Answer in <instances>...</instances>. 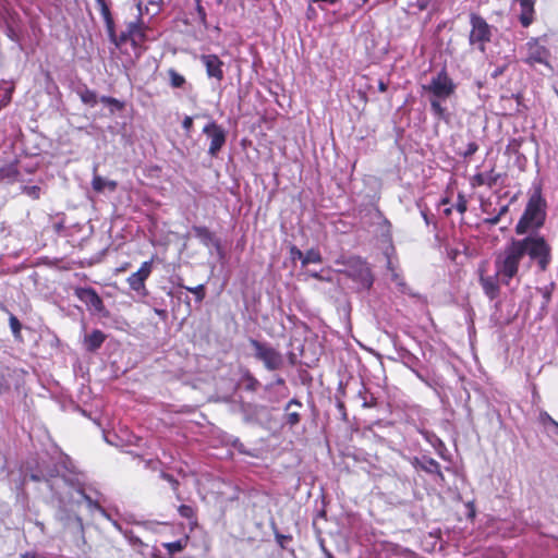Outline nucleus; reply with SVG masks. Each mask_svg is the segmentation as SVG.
<instances>
[{"label":"nucleus","mask_w":558,"mask_h":558,"mask_svg":"<svg viewBox=\"0 0 558 558\" xmlns=\"http://www.w3.org/2000/svg\"><path fill=\"white\" fill-rule=\"evenodd\" d=\"M558 428V426H556Z\"/></svg>","instance_id":"nucleus-64"},{"label":"nucleus","mask_w":558,"mask_h":558,"mask_svg":"<svg viewBox=\"0 0 558 558\" xmlns=\"http://www.w3.org/2000/svg\"><path fill=\"white\" fill-rule=\"evenodd\" d=\"M10 390V383L8 380L7 374L0 371V395Z\"/></svg>","instance_id":"nucleus-37"},{"label":"nucleus","mask_w":558,"mask_h":558,"mask_svg":"<svg viewBox=\"0 0 558 558\" xmlns=\"http://www.w3.org/2000/svg\"><path fill=\"white\" fill-rule=\"evenodd\" d=\"M19 175L16 163H9L0 168V183L11 184L17 180Z\"/></svg>","instance_id":"nucleus-18"},{"label":"nucleus","mask_w":558,"mask_h":558,"mask_svg":"<svg viewBox=\"0 0 558 558\" xmlns=\"http://www.w3.org/2000/svg\"><path fill=\"white\" fill-rule=\"evenodd\" d=\"M423 88L432 94V97L447 99L456 92V84L448 75L447 71L442 69L435 76L432 77L427 85Z\"/></svg>","instance_id":"nucleus-6"},{"label":"nucleus","mask_w":558,"mask_h":558,"mask_svg":"<svg viewBox=\"0 0 558 558\" xmlns=\"http://www.w3.org/2000/svg\"><path fill=\"white\" fill-rule=\"evenodd\" d=\"M118 183L112 180H107L98 174H94L92 180V187L97 193H102L105 190H109L110 192L116 191Z\"/></svg>","instance_id":"nucleus-19"},{"label":"nucleus","mask_w":558,"mask_h":558,"mask_svg":"<svg viewBox=\"0 0 558 558\" xmlns=\"http://www.w3.org/2000/svg\"><path fill=\"white\" fill-rule=\"evenodd\" d=\"M201 1L202 0H195V2H196V12H197V15H198L199 20L202 22H205L206 21V11L202 7Z\"/></svg>","instance_id":"nucleus-39"},{"label":"nucleus","mask_w":558,"mask_h":558,"mask_svg":"<svg viewBox=\"0 0 558 558\" xmlns=\"http://www.w3.org/2000/svg\"><path fill=\"white\" fill-rule=\"evenodd\" d=\"M182 126L185 131L190 132L193 126V119L192 117L186 116L182 121Z\"/></svg>","instance_id":"nucleus-42"},{"label":"nucleus","mask_w":558,"mask_h":558,"mask_svg":"<svg viewBox=\"0 0 558 558\" xmlns=\"http://www.w3.org/2000/svg\"><path fill=\"white\" fill-rule=\"evenodd\" d=\"M106 338V335L101 330L94 329L90 333L84 336V349L87 352H96L102 345Z\"/></svg>","instance_id":"nucleus-15"},{"label":"nucleus","mask_w":558,"mask_h":558,"mask_svg":"<svg viewBox=\"0 0 558 558\" xmlns=\"http://www.w3.org/2000/svg\"><path fill=\"white\" fill-rule=\"evenodd\" d=\"M544 296H545L546 301H548L550 295H549V293H548V292H546V293L544 294Z\"/></svg>","instance_id":"nucleus-61"},{"label":"nucleus","mask_w":558,"mask_h":558,"mask_svg":"<svg viewBox=\"0 0 558 558\" xmlns=\"http://www.w3.org/2000/svg\"><path fill=\"white\" fill-rule=\"evenodd\" d=\"M499 179L500 174L490 170L489 172L475 174L473 181L475 185H487L488 187H493L497 184Z\"/></svg>","instance_id":"nucleus-20"},{"label":"nucleus","mask_w":558,"mask_h":558,"mask_svg":"<svg viewBox=\"0 0 558 558\" xmlns=\"http://www.w3.org/2000/svg\"><path fill=\"white\" fill-rule=\"evenodd\" d=\"M163 546L168 549L169 554L172 555L182 551L185 547V542L179 539L175 542L166 543Z\"/></svg>","instance_id":"nucleus-32"},{"label":"nucleus","mask_w":558,"mask_h":558,"mask_svg":"<svg viewBox=\"0 0 558 558\" xmlns=\"http://www.w3.org/2000/svg\"><path fill=\"white\" fill-rule=\"evenodd\" d=\"M153 270V259L144 262L140 269L133 272L128 279L130 288L134 291H141L145 289V281L150 276Z\"/></svg>","instance_id":"nucleus-11"},{"label":"nucleus","mask_w":558,"mask_h":558,"mask_svg":"<svg viewBox=\"0 0 558 558\" xmlns=\"http://www.w3.org/2000/svg\"><path fill=\"white\" fill-rule=\"evenodd\" d=\"M387 268L389 270H391V279L392 281L396 282V284L400 288V291L401 292H405V289H407V284L405 282L403 281V279L395 271L393 267H392V262L391 259L388 257L387 258Z\"/></svg>","instance_id":"nucleus-28"},{"label":"nucleus","mask_w":558,"mask_h":558,"mask_svg":"<svg viewBox=\"0 0 558 558\" xmlns=\"http://www.w3.org/2000/svg\"><path fill=\"white\" fill-rule=\"evenodd\" d=\"M97 3L100 7V11H101V14H102V16L105 19V22L107 24L108 32H109L110 36H113V21L111 19V14H110L109 8L106 4L105 0H97Z\"/></svg>","instance_id":"nucleus-24"},{"label":"nucleus","mask_w":558,"mask_h":558,"mask_svg":"<svg viewBox=\"0 0 558 558\" xmlns=\"http://www.w3.org/2000/svg\"><path fill=\"white\" fill-rule=\"evenodd\" d=\"M203 133L210 140L208 154L211 157H217L218 153L226 144L227 131L215 121H210L204 126Z\"/></svg>","instance_id":"nucleus-8"},{"label":"nucleus","mask_w":558,"mask_h":558,"mask_svg":"<svg viewBox=\"0 0 558 558\" xmlns=\"http://www.w3.org/2000/svg\"><path fill=\"white\" fill-rule=\"evenodd\" d=\"M129 40H131V36H130V35H128V33H126L125 31H124V32H122V33L120 34V37H119V43H120V44H123V43H126V41H129Z\"/></svg>","instance_id":"nucleus-47"},{"label":"nucleus","mask_w":558,"mask_h":558,"mask_svg":"<svg viewBox=\"0 0 558 558\" xmlns=\"http://www.w3.org/2000/svg\"><path fill=\"white\" fill-rule=\"evenodd\" d=\"M429 5V0H416L415 1V7L420 10V11H424L428 8Z\"/></svg>","instance_id":"nucleus-43"},{"label":"nucleus","mask_w":558,"mask_h":558,"mask_svg":"<svg viewBox=\"0 0 558 558\" xmlns=\"http://www.w3.org/2000/svg\"><path fill=\"white\" fill-rule=\"evenodd\" d=\"M250 344L254 350V357L260 361L267 371H278L283 367V355L267 342L251 338Z\"/></svg>","instance_id":"nucleus-5"},{"label":"nucleus","mask_w":558,"mask_h":558,"mask_svg":"<svg viewBox=\"0 0 558 558\" xmlns=\"http://www.w3.org/2000/svg\"><path fill=\"white\" fill-rule=\"evenodd\" d=\"M187 291H190L191 293H193L195 296H196V300L198 302L203 301V299L205 298V287L204 284H198L194 288H190V287H184Z\"/></svg>","instance_id":"nucleus-33"},{"label":"nucleus","mask_w":558,"mask_h":558,"mask_svg":"<svg viewBox=\"0 0 558 558\" xmlns=\"http://www.w3.org/2000/svg\"><path fill=\"white\" fill-rule=\"evenodd\" d=\"M278 537V541L279 543L282 545V542H284V539H288V537H286L284 535H281V536H277Z\"/></svg>","instance_id":"nucleus-56"},{"label":"nucleus","mask_w":558,"mask_h":558,"mask_svg":"<svg viewBox=\"0 0 558 558\" xmlns=\"http://www.w3.org/2000/svg\"><path fill=\"white\" fill-rule=\"evenodd\" d=\"M100 101L106 105H111V106L116 107L117 109H122V107H123V104L120 100H118L113 97H109V96H102L100 98Z\"/></svg>","instance_id":"nucleus-36"},{"label":"nucleus","mask_w":558,"mask_h":558,"mask_svg":"<svg viewBox=\"0 0 558 558\" xmlns=\"http://www.w3.org/2000/svg\"><path fill=\"white\" fill-rule=\"evenodd\" d=\"M125 32L131 36V41L136 44L137 41H143L145 39V34L141 28L140 17L135 22H130L126 25Z\"/></svg>","instance_id":"nucleus-22"},{"label":"nucleus","mask_w":558,"mask_h":558,"mask_svg":"<svg viewBox=\"0 0 558 558\" xmlns=\"http://www.w3.org/2000/svg\"><path fill=\"white\" fill-rule=\"evenodd\" d=\"M471 32L470 45H477L481 51L485 50V44L490 41L492 31L488 23L477 13L470 14Z\"/></svg>","instance_id":"nucleus-7"},{"label":"nucleus","mask_w":558,"mask_h":558,"mask_svg":"<svg viewBox=\"0 0 558 558\" xmlns=\"http://www.w3.org/2000/svg\"><path fill=\"white\" fill-rule=\"evenodd\" d=\"M302 408V403L296 398L291 399L284 407V422L290 427L296 426L301 422V414L299 409Z\"/></svg>","instance_id":"nucleus-14"},{"label":"nucleus","mask_w":558,"mask_h":558,"mask_svg":"<svg viewBox=\"0 0 558 558\" xmlns=\"http://www.w3.org/2000/svg\"><path fill=\"white\" fill-rule=\"evenodd\" d=\"M312 277L316 278V279H322L320 275L318 272H313L311 274Z\"/></svg>","instance_id":"nucleus-58"},{"label":"nucleus","mask_w":558,"mask_h":558,"mask_svg":"<svg viewBox=\"0 0 558 558\" xmlns=\"http://www.w3.org/2000/svg\"><path fill=\"white\" fill-rule=\"evenodd\" d=\"M450 213H451V209H450V208H448V209H446V210H445V214H446V215H450Z\"/></svg>","instance_id":"nucleus-62"},{"label":"nucleus","mask_w":558,"mask_h":558,"mask_svg":"<svg viewBox=\"0 0 558 558\" xmlns=\"http://www.w3.org/2000/svg\"><path fill=\"white\" fill-rule=\"evenodd\" d=\"M412 464L421 469L427 473H436L440 476H442L440 471V464L433 458L429 457H422V458H414Z\"/></svg>","instance_id":"nucleus-16"},{"label":"nucleus","mask_w":558,"mask_h":558,"mask_svg":"<svg viewBox=\"0 0 558 558\" xmlns=\"http://www.w3.org/2000/svg\"><path fill=\"white\" fill-rule=\"evenodd\" d=\"M337 264L343 266L338 271L351 278L359 289L369 290L374 283V277L368 264L361 257L351 256L348 258L337 259Z\"/></svg>","instance_id":"nucleus-4"},{"label":"nucleus","mask_w":558,"mask_h":558,"mask_svg":"<svg viewBox=\"0 0 558 558\" xmlns=\"http://www.w3.org/2000/svg\"><path fill=\"white\" fill-rule=\"evenodd\" d=\"M161 476L171 484L173 490H177L179 482L172 475L162 473Z\"/></svg>","instance_id":"nucleus-40"},{"label":"nucleus","mask_w":558,"mask_h":558,"mask_svg":"<svg viewBox=\"0 0 558 558\" xmlns=\"http://www.w3.org/2000/svg\"><path fill=\"white\" fill-rule=\"evenodd\" d=\"M194 235L206 246L210 245L215 241L214 233L203 226H194L192 228Z\"/></svg>","instance_id":"nucleus-21"},{"label":"nucleus","mask_w":558,"mask_h":558,"mask_svg":"<svg viewBox=\"0 0 558 558\" xmlns=\"http://www.w3.org/2000/svg\"><path fill=\"white\" fill-rule=\"evenodd\" d=\"M500 221V217L498 215L492 217V218H487L485 219V223L487 225H490V226H495L497 225L498 222Z\"/></svg>","instance_id":"nucleus-46"},{"label":"nucleus","mask_w":558,"mask_h":558,"mask_svg":"<svg viewBox=\"0 0 558 558\" xmlns=\"http://www.w3.org/2000/svg\"><path fill=\"white\" fill-rule=\"evenodd\" d=\"M314 3H328V4H335L338 0H311Z\"/></svg>","instance_id":"nucleus-49"},{"label":"nucleus","mask_w":558,"mask_h":558,"mask_svg":"<svg viewBox=\"0 0 558 558\" xmlns=\"http://www.w3.org/2000/svg\"><path fill=\"white\" fill-rule=\"evenodd\" d=\"M423 435H424V436H425V438H426L429 442H432V444H433L434 439H435V440H437V441H439V439H438L435 435H430V436H429V433H427V432H426V433H424Z\"/></svg>","instance_id":"nucleus-50"},{"label":"nucleus","mask_w":558,"mask_h":558,"mask_svg":"<svg viewBox=\"0 0 558 558\" xmlns=\"http://www.w3.org/2000/svg\"><path fill=\"white\" fill-rule=\"evenodd\" d=\"M278 537V541L279 543L282 545V542H284V539H288V537H286L284 535H281V536H277Z\"/></svg>","instance_id":"nucleus-57"},{"label":"nucleus","mask_w":558,"mask_h":558,"mask_svg":"<svg viewBox=\"0 0 558 558\" xmlns=\"http://www.w3.org/2000/svg\"><path fill=\"white\" fill-rule=\"evenodd\" d=\"M441 98L430 97L429 104H430V110L434 113L435 117L438 119L445 120L447 118L446 108L441 106Z\"/></svg>","instance_id":"nucleus-23"},{"label":"nucleus","mask_w":558,"mask_h":558,"mask_svg":"<svg viewBox=\"0 0 558 558\" xmlns=\"http://www.w3.org/2000/svg\"><path fill=\"white\" fill-rule=\"evenodd\" d=\"M422 217L424 219V221L426 222V225H429L430 223V220H429V216L427 215L426 211H422Z\"/></svg>","instance_id":"nucleus-52"},{"label":"nucleus","mask_w":558,"mask_h":558,"mask_svg":"<svg viewBox=\"0 0 558 558\" xmlns=\"http://www.w3.org/2000/svg\"><path fill=\"white\" fill-rule=\"evenodd\" d=\"M548 58V51L544 46H541L536 41L527 43V53L525 58V62L529 64H546Z\"/></svg>","instance_id":"nucleus-13"},{"label":"nucleus","mask_w":558,"mask_h":558,"mask_svg":"<svg viewBox=\"0 0 558 558\" xmlns=\"http://www.w3.org/2000/svg\"><path fill=\"white\" fill-rule=\"evenodd\" d=\"M170 85L173 88H181L185 84V77L178 73L174 69L168 70Z\"/></svg>","instance_id":"nucleus-25"},{"label":"nucleus","mask_w":558,"mask_h":558,"mask_svg":"<svg viewBox=\"0 0 558 558\" xmlns=\"http://www.w3.org/2000/svg\"><path fill=\"white\" fill-rule=\"evenodd\" d=\"M478 150V145L475 142H471L466 146V150L463 153V157L468 158L474 155Z\"/></svg>","instance_id":"nucleus-38"},{"label":"nucleus","mask_w":558,"mask_h":558,"mask_svg":"<svg viewBox=\"0 0 558 558\" xmlns=\"http://www.w3.org/2000/svg\"><path fill=\"white\" fill-rule=\"evenodd\" d=\"M327 558H333V556L330 553H326Z\"/></svg>","instance_id":"nucleus-63"},{"label":"nucleus","mask_w":558,"mask_h":558,"mask_svg":"<svg viewBox=\"0 0 558 558\" xmlns=\"http://www.w3.org/2000/svg\"><path fill=\"white\" fill-rule=\"evenodd\" d=\"M240 413L247 424H260L263 416L268 413L267 407L251 402H241Z\"/></svg>","instance_id":"nucleus-10"},{"label":"nucleus","mask_w":558,"mask_h":558,"mask_svg":"<svg viewBox=\"0 0 558 558\" xmlns=\"http://www.w3.org/2000/svg\"><path fill=\"white\" fill-rule=\"evenodd\" d=\"M36 525H37L38 527H40V530H41V531H44L45 525H44V523H43V522H36Z\"/></svg>","instance_id":"nucleus-59"},{"label":"nucleus","mask_w":558,"mask_h":558,"mask_svg":"<svg viewBox=\"0 0 558 558\" xmlns=\"http://www.w3.org/2000/svg\"><path fill=\"white\" fill-rule=\"evenodd\" d=\"M31 478H32L34 482H39V481H41V476H39L38 474H32V475H31Z\"/></svg>","instance_id":"nucleus-53"},{"label":"nucleus","mask_w":558,"mask_h":558,"mask_svg":"<svg viewBox=\"0 0 558 558\" xmlns=\"http://www.w3.org/2000/svg\"><path fill=\"white\" fill-rule=\"evenodd\" d=\"M9 325L15 339H21L22 325L15 315H10Z\"/></svg>","instance_id":"nucleus-29"},{"label":"nucleus","mask_w":558,"mask_h":558,"mask_svg":"<svg viewBox=\"0 0 558 558\" xmlns=\"http://www.w3.org/2000/svg\"><path fill=\"white\" fill-rule=\"evenodd\" d=\"M137 9H138V13H140V16H141V15H142V7H141V3H138Z\"/></svg>","instance_id":"nucleus-60"},{"label":"nucleus","mask_w":558,"mask_h":558,"mask_svg":"<svg viewBox=\"0 0 558 558\" xmlns=\"http://www.w3.org/2000/svg\"><path fill=\"white\" fill-rule=\"evenodd\" d=\"M201 61L206 68L208 77L216 78L218 82L223 80V62L216 54H202Z\"/></svg>","instance_id":"nucleus-12"},{"label":"nucleus","mask_w":558,"mask_h":558,"mask_svg":"<svg viewBox=\"0 0 558 558\" xmlns=\"http://www.w3.org/2000/svg\"><path fill=\"white\" fill-rule=\"evenodd\" d=\"M456 209L460 214H464L466 211V209H468V202H466L464 195H462V194L458 195V201L456 203Z\"/></svg>","instance_id":"nucleus-35"},{"label":"nucleus","mask_w":558,"mask_h":558,"mask_svg":"<svg viewBox=\"0 0 558 558\" xmlns=\"http://www.w3.org/2000/svg\"><path fill=\"white\" fill-rule=\"evenodd\" d=\"M291 254L293 255L294 258H299L301 260H302L303 255H304V253L302 251H300L299 248H296L295 246H293L291 248Z\"/></svg>","instance_id":"nucleus-45"},{"label":"nucleus","mask_w":558,"mask_h":558,"mask_svg":"<svg viewBox=\"0 0 558 558\" xmlns=\"http://www.w3.org/2000/svg\"><path fill=\"white\" fill-rule=\"evenodd\" d=\"M542 421L544 423L548 422L554 426H558V423L548 413L542 414Z\"/></svg>","instance_id":"nucleus-44"},{"label":"nucleus","mask_w":558,"mask_h":558,"mask_svg":"<svg viewBox=\"0 0 558 558\" xmlns=\"http://www.w3.org/2000/svg\"><path fill=\"white\" fill-rule=\"evenodd\" d=\"M508 210H509L508 205H504V206L499 209V211H498V214H497V215L501 218V216H504Z\"/></svg>","instance_id":"nucleus-51"},{"label":"nucleus","mask_w":558,"mask_h":558,"mask_svg":"<svg viewBox=\"0 0 558 558\" xmlns=\"http://www.w3.org/2000/svg\"><path fill=\"white\" fill-rule=\"evenodd\" d=\"M80 97L84 104L89 105L90 107H94L97 104V95L92 89L85 88L80 93Z\"/></svg>","instance_id":"nucleus-27"},{"label":"nucleus","mask_w":558,"mask_h":558,"mask_svg":"<svg viewBox=\"0 0 558 558\" xmlns=\"http://www.w3.org/2000/svg\"><path fill=\"white\" fill-rule=\"evenodd\" d=\"M312 263H314V264L322 263L320 253L314 248L308 250L306 253H304L303 258H302L303 266H306Z\"/></svg>","instance_id":"nucleus-26"},{"label":"nucleus","mask_w":558,"mask_h":558,"mask_svg":"<svg viewBox=\"0 0 558 558\" xmlns=\"http://www.w3.org/2000/svg\"><path fill=\"white\" fill-rule=\"evenodd\" d=\"M387 88H388V86H387V84L384 81H379L378 82V89H379V92L385 93L387 90Z\"/></svg>","instance_id":"nucleus-48"},{"label":"nucleus","mask_w":558,"mask_h":558,"mask_svg":"<svg viewBox=\"0 0 558 558\" xmlns=\"http://www.w3.org/2000/svg\"><path fill=\"white\" fill-rule=\"evenodd\" d=\"M544 207L545 204L542 196L538 193L533 194L515 226V233L519 235L526 234L543 226L546 216Z\"/></svg>","instance_id":"nucleus-3"},{"label":"nucleus","mask_w":558,"mask_h":558,"mask_svg":"<svg viewBox=\"0 0 558 558\" xmlns=\"http://www.w3.org/2000/svg\"><path fill=\"white\" fill-rule=\"evenodd\" d=\"M314 13H315L314 9L310 5V7H308V9H307V15H308V17H311V16H312V14H314Z\"/></svg>","instance_id":"nucleus-54"},{"label":"nucleus","mask_w":558,"mask_h":558,"mask_svg":"<svg viewBox=\"0 0 558 558\" xmlns=\"http://www.w3.org/2000/svg\"><path fill=\"white\" fill-rule=\"evenodd\" d=\"M46 482L59 501V510L56 514L62 526L75 536H83L84 525L82 518L74 513L70 508L74 505H81L85 501L90 510L99 511L104 517H108L106 510L86 494L83 483L71 477L46 478Z\"/></svg>","instance_id":"nucleus-2"},{"label":"nucleus","mask_w":558,"mask_h":558,"mask_svg":"<svg viewBox=\"0 0 558 558\" xmlns=\"http://www.w3.org/2000/svg\"><path fill=\"white\" fill-rule=\"evenodd\" d=\"M243 380L248 391H256L259 387V381L248 372L243 376Z\"/></svg>","instance_id":"nucleus-30"},{"label":"nucleus","mask_w":558,"mask_h":558,"mask_svg":"<svg viewBox=\"0 0 558 558\" xmlns=\"http://www.w3.org/2000/svg\"><path fill=\"white\" fill-rule=\"evenodd\" d=\"M181 517L185 519H193L194 518V509L191 506L187 505H181L178 509Z\"/></svg>","instance_id":"nucleus-34"},{"label":"nucleus","mask_w":558,"mask_h":558,"mask_svg":"<svg viewBox=\"0 0 558 558\" xmlns=\"http://www.w3.org/2000/svg\"><path fill=\"white\" fill-rule=\"evenodd\" d=\"M75 295L94 313L102 314L105 312L104 302L93 288H77Z\"/></svg>","instance_id":"nucleus-9"},{"label":"nucleus","mask_w":558,"mask_h":558,"mask_svg":"<svg viewBox=\"0 0 558 558\" xmlns=\"http://www.w3.org/2000/svg\"><path fill=\"white\" fill-rule=\"evenodd\" d=\"M22 192L33 199H38L41 195V189L38 185H23Z\"/></svg>","instance_id":"nucleus-31"},{"label":"nucleus","mask_w":558,"mask_h":558,"mask_svg":"<svg viewBox=\"0 0 558 558\" xmlns=\"http://www.w3.org/2000/svg\"><path fill=\"white\" fill-rule=\"evenodd\" d=\"M525 255L535 260L539 270L545 271L550 263V246L538 234L527 235L524 239H510L500 250L494 260L495 275L481 274L480 283L484 293L494 300L499 295V282L508 286L519 272V266Z\"/></svg>","instance_id":"nucleus-1"},{"label":"nucleus","mask_w":558,"mask_h":558,"mask_svg":"<svg viewBox=\"0 0 558 558\" xmlns=\"http://www.w3.org/2000/svg\"><path fill=\"white\" fill-rule=\"evenodd\" d=\"M20 558H47V556L37 551H26L21 554Z\"/></svg>","instance_id":"nucleus-41"},{"label":"nucleus","mask_w":558,"mask_h":558,"mask_svg":"<svg viewBox=\"0 0 558 558\" xmlns=\"http://www.w3.org/2000/svg\"><path fill=\"white\" fill-rule=\"evenodd\" d=\"M521 7L520 22L527 27L534 20V3L536 0H517Z\"/></svg>","instance_id":"nucleus-17"},{"label":"nucleus","mask_w":558,"mask_h":558,"mask_svg":"<svg viewBox=\"0 0 558 558\" xmlns=\"http://www.w3.org/2000/svg\"><path fill=\"white\" fill-rule=\"evenodd\" d=\"M276 384H277V385H283V384H284V379H283V378H281V377H278V378L276 379Z\"/></svg>","instance_id":"nucleus-55"}]
</instances>
